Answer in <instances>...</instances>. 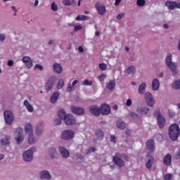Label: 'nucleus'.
I'll return each mask as SVG.
<instances>
[{
    "label": "nucleus",
    "instance_id": "nucleus-45",
    "mask_svg": "<svg viewBox=\"0 0 180 180\" xmlns=\"http://www.w3.org/2000/svg\"><path fill=\"white\" fill-rule=\"evenodd\" d=\"M93 84V82L92 81H89L88 79H84L83 82H82V85H85L86 86H91V85H92Z\"/></svg>",
    "mask_w": 180,
    "mask_h": 180
},
{
    "label": "nucleus",
    "instance_id": "nucleus-32",
    "mask_svg": "<svg viewBox=\"0 0 180 180\" xmlns=\"http://www.w3.org/2000/svg\"><path fill=\"white\" fill-rule=\"evenodd\" d=\"M28 143L29 144H34L37 143V140L34 139V135L33 134H28Z\"/></svg>",
    "mask_w": 180,
    "mask_h": 180
},
{
    "label": "nucleus",
    "instance_id": "nucleus-12",
    "mask_svg": "<svg viewBox=\"0 0 180 180\" xmlns=\"http://www.w3.org/2000/svg\"><path fill=\"white\" fill-rule=\"evenodd\" d=\"M64 120L68 126H71V124H75L77 123L75 118L71 114H68Z\"/></svg>",
    "mask_w": 180,
    "mask_h": 180
},
{
    "label": "nucleus",
    "instance_id": "nucleus-14",
    "mask_svg": "<svg viewBox=\"0 0 180 180\" xmlns=\"http://www.w3.org/2000/svg\"><path fill=\"white\" fill-rule=\"evenodd\" d=\"M89 112L94 116H99L101 115V108L98 105H91L89 108Z\"/></svg>",
    "mask_w": 180,
    "mask_h": 180
},
{
    "label": "nucleus",
    "instance_id": "nucleus-64",
    "mask_svg": "<svg viewBox=\"0 0 180 180\" xmlns=\"http://www.w3.org/2000/svg\"><path fill=\"white\" fill-rule=\"evenodd\" d=\"M169 113L170 116H172V117H174V116H175V112L174 111H169Z\"/></svg>",
    "mask_w": 180,
    "mask_h": 180
},
{
    "label": "nucleus",
    "instance_id": "nucleus-51",
    "mask_svg": "<svg viewBox=\"0 0 180 180\" xmlns=\"http://www.w3.org/2000/svg\"><path fill=\"white\" fill-rule=\"evenodd\" d=\"M95 151H96V149L94 147H91L86 150V154H89V153H94Z\"/></svg>",
    "mask_w": 180,
    "mask_h": 180
},
{
    "label": "nucleus",
    "instance_id": "nucleus-6",
    "mask_svg": "<svg viewBox=\"0 0 180 180\" xmlns=\"http://www.w3.org/2000/svg\"><path fill=\"white\" fill-rule=\"evenodd\" d=\"M14 139L17 144H21L25 140V136H23V129L18 128L14 133Z\"/></svg>",
    "mask_w": 180,
    "mask_h": 180
},
{
    "label": "nucleus",
    "instance_id": "nucleus-57",
    "mask_svg": "<svg viewBox=\"0 0 180 180\" xmlns=\"http://www.w3.org/2000/svg\"><path fill=\"white\" fill-rule=\"evenodd\" d=\"M110 141L112 143H116V136L115 135L110 136Z\"/></svg>",
    "mask_w": 180,
    "mask_h": 180
},
{
    "label": "nucleus",
    "instance_id": "nucleus-59",
    "mask_svg": "<svg viewBox=\"0 0 180 180\" xmlns=\"http://www.w3.org/2000/svg\"><path fill=\"white\" fill-rule=\"evenodd\" d=\"M123 16H124V13H120L117 16V19L118 20H120V19H122L123 18Z\"/></svg>",
    "mask_w": 180,
    "mask_h": 180
},
{
    "label": "nucleus",
    "instance_id": "nucleus-26",
    "mask_svg": "<svg viewBox=\"0 0 180 180\" xmlns=\"http://www.w3.org/2000/svg\"><path fill=\"white\" fill-rule=\"evenodd\" d=\"M77 84H78L77 79L75 80L72 83V84H69L67 86V92H72V91H74V89H75V85H77Z\"/></svg>",
    "mask_w": 180,
    "mask_h": 180
},
{
    "label": "nucleus",
    "instance_id": "nucleus-42",
    "mask_svg": "<svg viewBox=\"0 0 180 180\" xmlns=\"http://www.w3.org/2000/svg\"><path fill=\"white\" fill-rule=\"evenodd\" d=\"M136 71V68L133 65L129 66L127 69V74H134V72Z\"/></svg>",
    "mask_w": 180,
    "mask_h": 180
},
{
    "label": "nucleus",
    "instance_id": "nucleus-46",
    "mask_svg": "<svg viewBox=\"0 0 180 180\" xmlns=\"http://www.w3.org/2000/svg\"><path fill=\"white\" fill-rule=\"evenodd\" d=\"M172 178H174V174H172L171 173L166 174L164 176L165 180H171V179H172Z\"/></svg>",
    "mask_w": 180,
    "mask_h": 180
},
{
    "label": "nucleus",
    "instance_id": "nucleus-54",
    "mask_svg": "<svg viewBox=\"0 0 180 180\" xmlns=\"http://www.w3.org/2000/svg\"><path fill=\"white\" fill-rule=\"evenodd\" d=\"M35 70H39V71H43L44 70L43 65L37 64L35 65Z\"/></svg>",
    "mask_w": 180,
    "mask_h": 180
},
{
    "label": "nucleus",
    "instance_id": "nucleus-7",
    "mask_svg": "<svg viewBox=\"0 0 180 180\" xmlns=\"http://www.w3.org/2000/svg\"><path fill=\"white\" fill-rule=\"evenodd\" d=\"M4 120L6 124H12L15 120L13 112L11 110H6L4 112Z\"/></svg>",
    "mask_w": 180,
    "mask_h": 180
},
{
    "label": "nucleus",
    "instance_id": "nucleus-21",
    "mask_svg": "<svg viewBox=\"0 0 180 180\" xmlns=\"http://www.w3.org/2000/svg\"><path fill=\"white\" fill-rule=\"evenodd\" d=\"M153 164H154V157L148 155H147V162L146 164V168H148V169H150V168H151V167H153Z\"/></svg>",
    "mask_w": 180,
    "mask_h": 180
},
{
    "label": "nucleus",
    "instance_id": "nucleus-4",
    "mask_svg": "<svg viewBox=\"0 0 180 180\" xmlns=\"http://www.w3.org/2000/svg\"><path fill=\"white\" fill-rule=\"evenodd\" d=\"M33 153H36V147H31L27 150L25 151L22 154L24 161L30 162L33 160Z\"/></svg>",
    "mask_w": 180,
    "mask_h": 180
},
{
    "label": "nucleus",
    "instance_id": "nucleus-37",
    "mask_svg": "<svg viewBox=\"0 0 180 180\" xmlns=\"http://www.w3.org/2000/svg\"><path fill=\"white\" fill-rule=\"evenodd\" d=\"M75 19L76 20L80 22L81 20H88L89 19V17L84 15H78Z\"/></svg>",
    "mask_w": 180,
    "mask_h": 180
},
{
    "label": "nucleus",
    "instance_id": "nucleus-8",
    "mask_svg": "<svg viewBox=\"0 0 180 180\" xmlns=\"http://www.w3.org/2000/svg\"><path fill=\"white\" fill-rule=\"evenodd\" d=\"M75 134L74 131L71 129H66L61 133L60 137L62 140H71L74 139Z\"/></svg>",
    "mask_w": 180,
    "mask_h": 180
},
{
    "label": "nucleus",
    "instance_id": "nucleus-53",
    "mask_svg": "<svg viewBox=\"0 0 180 180\" xmlns=\"http://www.w3.org/2000/svg\"><path fill=\"white\" fill-rule=\"evenodd\" d=\"M51 9L53 11H57L58 9V7L57 4H56V3H52V4H51Z\"/></svg>",
    "mask_w": 180,
    "mask_h": 180
},
{
    "label": "nucleus",
    "instance_id": "nucleus-13",
    "mask_svg": "<svg viewBox=\"0 0 180 180\" xmlns=\"http://www.w3.org/2000/svg\"><path fill=\"white\" fill-rule=\"evenodd\" d=\"M54 82H56V77H51L48 80V82L45 86V89L46 91H51V89H53V86H54Z\"/></svg>",
    "mask_w": 180,
    "mask_h": 180
},
{
    "label": "nucleus",
    "instance_id": "nucleus-35",
    "mask_svg": "<svg viewBox=\"0 0 180 180\" xmlns=\"http://www.w3.org/2000/svg\"><path fill=\"white\" fill-rule=\"evenodd\" d=\"M68 114L65 113V111H64V110H60L58 111V116L60 119H63V120H65V117L68 115Z\"/></svg>",
    "mask_w": 180,
    "mask_h": 180
},
{
    "label": "nucleus",
    "instance_id": "nucleus-1",
    "mask_svg": "<svg viewBox=\"0 0 180 180\" xmlns=\"http://www.w3.org/2000/svg\"><path fill=\"white\" fill-rule=\"evenodd\" d=\"M165 64L167 67L170 70L172 75H178V63L172 62V54L167 53L165 58Z\"/></svg>",
    "mask_w": 180,
    "mask_h": 180
},
{
    "label": "nucleus",
    "instance_id": "nucleus-20",
    "mask_svg": "<svg viewBox=\"0 0 180 180\" xmlns=\"http://www.w3.org/2000/svg\"><path fill=\"white\" fill-rule=\"evenodd\" d=\"M39 176L41 179H50L51 178V174L47 170H43L40 172Z\"/></svg>",
    "mask_w": 180,
    "mask_h": 180
},
{
    "label": "nucleus",
    "instance_id": "nucleus-43",
    "mask_svg": "<svg viewBox=\"0 0 180 180\" xmlns=\"http://www.w3.org/2000/svg\"><path fill=\"white\" fill-rule=\"evenodd\" d=\"M129 116L131 117H132V119H134V120L140 119V115H139V114H137L134 112H130Z\"/></svg>",
    "mask_w": 180,
    "mask_h": 180
},
{
    "label": "nucleus",
    "instance_id": "nucleus-22",
    "mask_svg": "<svg viewBox=\"0 0 180 180\" xmlns=\"http://www.w3.org/2000/svg\"><path fill=\"white\" fill-rule=\"evenodd\" d=\"M172 162V156L170 154H167L163 158V163L165 165H171Z\"/></svg>",
    "mask_w": 180,
    "mask_h": 180
},
{
    "label": "nucleus",
    "instance_id": "nucleus-44",
    "mask_svg": "<svg viewBox=\"0 0 180 180\" xmlns=\"http://www.w3.org/2000/svg\"><path fill=\"white\" fill-rule=\"evenodd\" d=\"M63 4L65 6H70L74 4V0H63Z\"/></svg>",
    "mask_w": 180,
    "mask_h": 180
},
{
    "label": "nucleus",
    "instance_id": "nucleus-52",
    "mask_svg": "<svg viewBox=\"0 0 180 180\" xmlns=\"http://www.w3.org/2000/svg\"><path fill=\"white\" fill-rule=\"evenodd\" d=\"M6 40V35L5 34H0V41H5Z\"/></svg>",
    "mask_w": 180,
    "mask_h": 180
},
{
    "label": "nucleus",
    "instance_id": "nucleus-40",
    "mask_svg": "<svg viewBox=\"0 0 180 180\" xmlns=\"http://www.w3.org/2000/svg\"><path fill=\"white\" fill-rule=\"evenodd\" d=\"M43 127H37L35 133L37 136H41V134H43Z\"/></svg>",
    "mask_w": 180,
    "mask_h": 180
},
{
    "label": "nucleus",
    "instance_id": "nucleus-49",
    "mask_svg": "<svg viewBox=\"0 0 180 180\" xmlns=\"http://www.w3.org/2000/svg\"><path fill=\"white\" fill-rule=\"evenodd\" d=\"M125 105L128 108H130V106H131V105H133V101L130 98H128L126 101Z\"/></svg>",
    "mask_w": 180,
    "mask_h": 180
},
{
    "label": "nucleus",
    "instance_id": "nucleus-25",
    "mask_svg": "<svg viewBox=\"0 0 180 180\" xmlns=\"http://www.w3.org/2000/svg\"><path fill=\"white\" fill-rule=\"evenodd\" d=\"M24 106H25L27 110L30 112V113H32V112L34 111V108H33V105L29 103V101L25 100L24 101Z\"/></svg>",
    "mask_w": 180,
    "mask_h": 180
},
{
    "label": "nucleus",
    "instance_id": "nucleus-17",
    "mask_svg": "<svg viewBox=\"0 0 180 180\" xmlns=\"http://www.w3.org/2000/svg\"><path fill=\"white\" fill-rule=\"evenodd\" d=\"M136 112L139 115H148L150 108L148 107H139L136 108Z\"/></svg>",
    "mask_w": 180,
    "mask_h": 180
},
{
    "label": "nucleus",
    "instance_id": "nucleus-55",
    "mask_svg": "<svg viewBox=\"0 0 180 180\" xmlns=\"http://www.w3.org/2000/svg\"><path fill=\"white\" fill-rule=\"evenodd\" d=\"M60 124H61V120L60 119H56L54 120L55 126H60Z\"/></svg>",
    "mask_w": 180,
    "mask_h": 180
},
{
    "label": "nucleus",
    "instance_id": "nucleus-62",
    "mask_svg": "<svg viewBox=\"0 0 180 180\" xmlns=\"http://www.w3.org/2000/svg\"><path fill=\"white\" fill-rule=\"evenodd\" d=\"M131 133H132L131 129H127V131H126L127 136H130Z\"/></svg>",
    "mask_w": 180,
    "mask_h": 180
},
{
    "label": "nucleus",
    "instance_id": "nucleus-33",
    "mask_svg": "<svg viewBox=\"0 0 180 180\" xmlns=\"http://www.w3.org/2000/svg\"><path fill=\"white\" fill-rule=\"evenodd\" d=\"M117 127L120 129V130H124V129H126V124L123 121H117Z\"/></svg>",
    "mask_w": 180,
    "mask_h": 180
},
{
    "label": "nucleus",
    "instance_id": "nucleus-10",
    "mask_svg": "<svg viewBox=\"0 0 180 180\" xmlns=\"http://www.w3.org/2000/svg\"><path fill=\"white\" fill-rule=\"evenodd\" d=\"M95 8L98 15L103 16V15L106 13V6H105L104 4H102L101 2H97L96 4Z\"/></svg>",
    "mask_w": 180,
    "mask_h": 180
},
{
    "label": "nucleus",
    "instance_id": "nucleus-38",
    "mask_svg": "<svg viewBox=\"0 0 180 180\" xmlns=\"http://www.w3.org/2000/svg\"><path fill=\"white\" fill-rule=\"evenodd\" d=\"M116 85V83L114 80H110L109 83L107 84V89H110V91H112L113 88H115Z\"/></svg>",
    "mask_w": 180,
    "mask_h": 180
},
{
    "label": "nucleus",
    "instance_id": "nucleus-31",
    "mask_svg": "<svg viewBox=\"0 0 180 180\" xmlns=\"http://www.w3.org/2000/svg\"><path fill=\"white\" fill-rule=\"evenodd\" d=\"M58 98H60V94L58 92L53 93L50 98L51 103H56L58 101Z\"/></svg>",
    "mask_w": 180,
    "mask_h": 180
},
{
    "label": "nucleus",
    "instance_id": "nucleus-28",
    "mask_svg": "<svg viewBox=\"0 0 180 180\" xmlns=\"http://www.w3.org/2000/svg\"><path fill=\"white\" fill-rule=\"evenodd\" d=\"M146 88L147 84H146V83H141L139 86V94H140V95H144V94H146Z\"/></svg>",
    "mask_w": 180,
    "mask_h": 180
},
{
    "label": "nucleus",
    "instance_id": "nucleus-3",
    "mask_svg": "<svg viewBox=\"0 0 180 180\" xmlns=\"http://www.w3.org/2000/svg\"><path fill=\"white\" fill-rule=\"evenodd\" d=\"M123 160H126L127 161L129 160V157L126 155H122L120 153H116L115 155L113 157V161L117 167H123L124 165V162Z\"/></svg>",
    "mask_w": 180,
    "mask_h": 180
},
{
    "label": "nucleus",
    "instance_id": "nucleus-36",
    "mask_svg": "<svg viewBox=\"0 0 180 180\" xmlns=\"http://www.w3.org/2000/svg\"><path fill=\"white\" fill-rule=\"evenodd\" d=\"M165 6L168 8V9L173 10L175 9V1H167L165 3Z\"/></svg>",
    "mask_w": 180,
    "mask_h": 180
},
{
    "label": "nucleus",
    "instance_id": "nucleus-30",
    "mask_svg": "<svg viewBox=\"0 0 180 180\" xmlns=\"http://www.w3.org/2000/svg\"><path fill=\"white\" fill-rule=\"evenodd\" d=\"M49 154L52 158H57L58 153L56 148H51L49 150Z\"/></svg>",
    "mask_w": 180,
    "mask_h": 180
},
{
    "label": "nucleus",
    "instance_id": "nucleus-63",
    "mask_svg": "<svg viewBox=\"0 0 180 180\" xmlns=\"http://www.w3.org/2000/svg\"><path fill=\"white\" fill-rule=\"evenodd\" d=\"M175 8L180 9V3H177L176 1H175Z\"/></svg>",
    "mask_w": 180,
    "mask_h": 180
},
{
    "label": "nucleus",
    "instance_id": "nucleus-41",
    "mask_svg": "<svg viewBox=\"0 0 180 180\" xmlns=\"http://www.w3.org/2000/svg\"><path fill=\"white\" fill-rule=\"evenodd\" d=\"M63 86H64V79H60L56 85V88L58 89H61V88H63Z\"/></svg>",
    "mask_w": 180,
    "mask_h": 180
},
{
    "label": "nucleus",
    "instance_id": "nucleus-50",
    "mask_svg": "<svg viewBox=\"0 0 180 180\" xmlns=\"http://www.w3.org/2000/svg\"><path fill=\"white\" fill-rule=\"evenodd\" d=\"M155 139H156V140H157L158 141H162V134H156V135L155 136Z\"/></svg>",
    "mask_w": 180,
    "mask_h": 180
},
{
    "label": "nucleus",
    "instance_id": "nucleus-9",
    "mask_svg": "<svg viewBox=\"0 0 180 180\" xmlns=\"http://www.w3.org/2000/svg\"><path fill=\"white\" fill-rule=\"evenodd\" d=\"M145 99L148 106H150V108H153L154 105H155V100L154 99V97L151 93L146 92L145 94Z\"/></svg>",
    "mask_w": 180,
    "mask_h": 180
},
{
    "label": "nucleus",
    "instance_id": "nucleus-48",
    "mask_svg": "<svg viewBox=\"0 0 180 180\" xmlns=\"http://www.w3.org/2000/svg\"><path fill=\"white\" fill-rule=\"evenodd\" d=\"M99 68H100V70H101V71H105V70H106V68H108V67L106 66V64H105V63H100Z\"/></svg>",
    "mask_w": 180,
    "mask_h": 180
},
{
    "label": "nucleus",
    "instance_id": "nucleus-47",
    "mask_svg": "<svg viewBox=\"0 0 180 180\" xmlns=\"http://www.w3.org/2000/svg\"><path fill=\"white\" fill-rule=\"evenodd\" d=\"M136 5L138 6H144L146 5V0H137Z\"/></svg>",
    "mask_w": 180,
    "mask_h": 180
},
{
    "label": "nucleus",
    "instance_id": "nucleus-61",
    "mask_svg": "<svg viewBox=\"0 0 180 180\" xmlns=\"http://www.w3.org/2000/svg\"><path fill=\"white\" fill-rule=\"evenodd\" d=\"M7 65H8V67H12V65H13V60H8L7 63Z\"/></svg>",
    "mask_w": 180,
    "mask_h": 180
},
{
    "label": "nucleus",
    "instance_id": "nucleus-18",
    "mask_svg": "<svg viewBox=\"0 0 180 180\" xmlns=\"http://www.w3.org/2000/svg\"><path fill=\"white\" fill-rule=\"evenodd\" d=\"M71 110H72V113H75V115H84V113H85V110H84V108H79V107L72 106Z\"/></svg>",
    "mask_w": 180,
    "mask_h": 180
},
{
    "label": "nucleus",
    "instance_id": "nucleus-56",
    "mask_svg": "<svg viewBox=\"0 0 180 180\" xmlns=\"http://www.w3.org/2000/svg\"><path fill=\"white\" fill-rule=\"evenodd\" d=\"M106 78V75H101V76L98 77V79L102 82Z\"/></svg>",
    "mask_w": 180,
    "mask_h": 180
},
{
    "label": "nucleus",
    "instance_id": "nucleus-34",
    "mask_svg": "<svg viewBox=\"0 0 180 180\" xmlns=\"http://www.w3.org/2000/svg\"><path fill=\"white\" fill-rule=\"evenodd\" d=\"M96 137L98 140H103V131L101 129H98L96 131Z\"/></svg>",
    "mask_w": 180,
    "mask_h": 180
},
{
    "label": "nucleus",
    "instance_id": "nucleus-19",
    "mask_svg": "<svg viewBox=\"0 0 180 180\" xmlns=\"http://www.w3.org/2000/svg\"><path fill=\"white\" fill-rule=\"evenodd\" d=\"M58 150L63 158H68L70 157V152L65 148L59 146Z\"/></svg>",
    "mask_w": 180,
    "mask_h": 180
},
{
    "label": "nucleus",
    "instance_id": "nucleus-24",
    "mask_svg": "<svg viewBox=\"0 0 180 180\" xmlns=\"http://www.w3.org/2000/svg\"><path fill=\"white\" fill-rule=\"evenodd\" d=\"M153 91H158L160 89V81L158 79H154L152 82Z\"/></svg>",
    "mask_w": 180,
    "mask_h": 180
},
{
    "label": "nucleus",
    "instance_id": "nucleus-58",
    "mask_svg": "<svg viewBox=\"0 0 180 180\" xmlns=\"http://www.w3.org/2000/svg\"><path fill=\"white\" fill-rule=\"evenodd\" d=\"M82 29V26L81 25H75V30L77 32L78 30H81Z\"/></svg>",
    "mask_w": 180,
    "mask_h": 180
},
{
    "label": "nucleus",
    "instance_id": "nucleus-11",
    "mask_svg": "<svg viewBox=\"0 0 180 180\" xmlns=\"http://www.w3.org/2000/svg\"><path fill=\"white\" fill-rule=\"evenodd\" d=\"M21 61H22L23 64H25V67L30 70L32 67H33V60L29 56H24L22 58Z\"/></svg>",
    "mask_w": 180,
    "mask_h": 180
},
{
    "label": "nucleus",
    "instance_id": "nucleus-15",
    "mask_svg": "<svg viewBox=\"0 0 180 180\" xmlns=\"http://www.w3.org/2000/svg\"><path fill=\"white\" fill-rule=\"evenodd\" d=\"M146 148L150 153L155 150V143L153 139H148L147 141Z\"/></svg>",
    "mask_w": 180,
    "mask_h": 180
},
{
    "label": "nucleus",
    "instance_id": "nucleus-29",
    "mask_svg": "<svg viewBox=\"0 0 180 180\" xmlns=\"http://www.w3.org/2000/svg\"><path fill=\"white\" fill-rule=\"evenodd\" d=\"M25 131L26 134H33V127L30 123L25 124Z\"/></svg>",
    "mask_w": 180,
    "mask_h": 180
},
{
    "label": "nucleus",
    "instance_id": "nucleus-23",
    "mask_svg": "<svg viewBox=\"0 0 180 180\" xmlns=\"http://www.w3.org/2000/svg\"><path fill=\"white\" fill-rule=\"evenodd\" d=\"M11 143V136H5L0 140V144L1 146H8Z\"/></svg>",
    "mask_w": 180,
    "mask_h": 180
},
{
    "label": "nucleus",
    "instance_id": "nucleus-27",
    "mask_svg": "<svg viewBox=\"0 0 180 180\" xmlns=\"http://www.w3.org/2000/svg\"><path fill=\"white\" fill-rule=\"evenodd\" d=\"M53 71L56 72L57 74H61L63 72V68L61 67V65L60 63H54L53 66Z\"/></svg>",
    "mask_w": 180,
    "mask_h": 180
},
{
    "label": "nucleus",
    "instance_id": "nucleus-2",
    "mask_svg": "<svg viewBox=\"0 0 180 180\" xmlns=\"http://www.w3.org/2000/svg\"><path fill=\"white\" fill-rule=\"evenodd\" d=\"M169 136L171 140L176 141L180 136V129L178 124H172L169 128Z\"/></svg>",
    "mask_w": 180,
    "mask_h": 180
},
{
    "label": "nucleus",
    "instance_id": "nucleus-60",
    "mask_svg": "<svg viewBox=\"0 0 180 180\" xmlns=\"http://www.w3.org/2000/svg\"><path fill=\"white\" fill-rule=\"evenodd\" d=\"M121 2H122V0H115L114 4L115 6H119Z\"/></svg>",
    "mask_w": 180,
    "mask_h": 180
},
{
    "label": "nucleus",
    "instance_id": "nucleus-5",
    "mask_svg": "<svg viewBox=\"0 0 180 180\" xmlns=\"http://www.w3.org/2000/svg\"><path fill=\"white\" fill-rule=\"evenodd\" d=\"M154 116L157 117L158 124L160 129H162L165 126V117L161 114L160 110H156L154 112Z\"/></svg>",
    "mask_w": 180,
    "mask_h": 180
},
{
    "label": "nucleus",
    "instance_id": "nucleus-39",
    "mask_svg": "<svg viewBox=\"0 0 180 180\" xmlns=\"http://www.w3.org/2000/svg\"><path fill=\"white\" fill-rule=\"evenodd\" d=\"M173 89H180V79L174 81L172 84Z\"/></svg>",
    "mask_w": 180,
    "mask_h": 180
},
{
    "label": "nucleus",
    "instance_id": "nucleus-16",
    "mask_svg": "<svg viewBox=\"0 0 180 180\" xmlns=\"http://www.w3.org/2000/svg\"><path fill=\"white\" fill-rule=\"evenodd\" d=\"M100 113H102V115H109V113H110V107L109 105H102L100 108Z\"/></svg>",
    "mask_w": 180,
    "mask_h": 180
}]
</instances>
